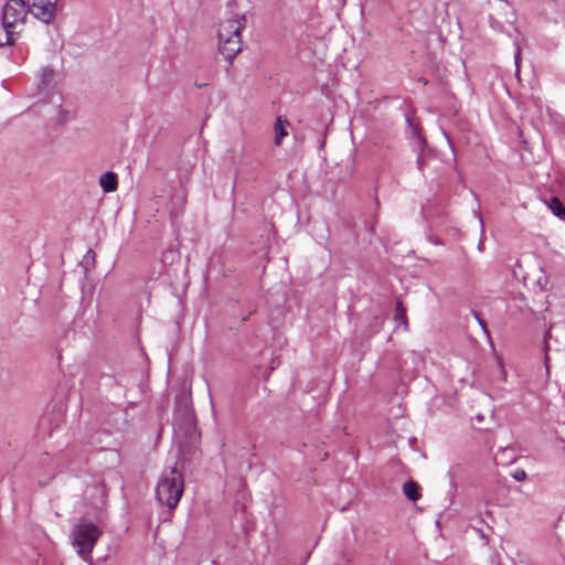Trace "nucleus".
Masks as SVG:
<instances>
[{"mask_svg":"<svg viewBox=\"0 0 565 565\" xmlns=\"http://www.w3.org/2000/svg\"><path fill=\"white\" fill-rule=\"evenodd\" d=\"M246 24L244 14H233L223 20L217 30L218 52L228 62L242 51L241 31Z\"/></svg>","mask_w":565,"mask_h":565,"instance_id":"1","label":"nucleus"},{"mask_svg":"<svg viewBox=\"0 0 565 565\" xmlns=\"http://www.w3.org/2000/svg\"><path fill=\"white\" fill-rule=\"evenodd\" d=\"M103 534V530L93 521L81 518L73 525L70 540L73 548L85 562L92 559V552Z\"/></svg>","mask_w":565,"mask_h":565,"instance_id":"2","label":"nucleus"},{"mask_svg":"<svg viewBox=\"0 0 565 565\" xmlns=\"http://www.w3.org/2000/svg\"><path fill=\"white\" fill-rule=\"evenodd\" d=\"M183 477L174 468L164 470L156 487V498L160 504L173 510L183 494Z\"/></svg>","mask_w":565,"mask_h":565,"instance_id":"3","label":"nucleus"},{"mask_svg":"<svg viewBox=\"0 0 565 565\" xmlns=\"http://www.w3.org/2000/svg\"><path fill=\"white\" fill-rule=\"evenodd\" d=\"M29 13L30 7L24 0H7L1 12V22L7 39L4 43H0V46L14 43L17 29L25 23Z\"/></svg>","mask_w":565,"mask_h":565,"instance_id":"4","label":"nucleus"},{"mask_svg":"<svg viewBox=\"0 0 565 565\" xmlns=\"http://www.w3.org/2000/svg\"><path fill=\"white\" fill-rule=\"evenodd\" d=\"M30 13L38 20L50 23L56 12L57 0H30Z\"/></svg>","mask_w":565,"mask_h":565,"instance_id":"5","label":"nucleus"},{"mask_svg":"<svg viewBox=\"0 0 565 565\" xmlns=\"http://www.w3.org/2000/svg\"><path fill=\"white\" fill-rule=\"evenodd\" d=\"M406 121L409 128L412 145L416 151L422 153L427 145L426 139L422 135L418 125L414 124L409 118H407Z\"/></svg>","mask_w":565,"mask_h":565,"instance_id":"6","label":"nucleus"},{"mask_svg":"<svg viewBox=\"0 0 565 565\" xmlns=\"http://www.w3.org/2000/svg\"><path fill=\"white\" fill-rule=\"evenodd\" d=\"M99 184L106 193L116 191L118 186L117 174L111 171L103 173L99 178Z\"/></svg>","mask_w":565,"mask_h":565,"instance_id":"7","label":"nucleus"},{"mask_svg":"<svg viewBox=\"0 0 565 565\" xmlns=\"http://www.w3.org/2000/svg\"><path fill=\"white\" fill-rule=\"evenodd\" d=\"M289 127V121L284 119L282 117H278L275 122V145L280 146L284 137L288 135L287 128Z\"/></svg>","mask_w":565,"mask_h":565,"instance_id":"8","label":"nucleus"},{"mask_svg":"<svg viewBox=\"0 0 565 565\" xmlns=\"http://www.w3.org/2000/svg\"><path fill=\"white\" fill-rule=\"evenodd\" d=\"M403 493L411 501H417L420 498L419 487L414 481H407L403 484Z\"/></svg>","mask_w":565,"mask_h":565,"instance_id":"9","label":"nucleus"},{"mask_svg":"<svg viewBox=\"0 0 565 565\" xmlns=\"http://www.w3.org/2000/svg\"><path fill=\"white\" fill-rule=\"evenodd\" d=\"M547 206L555 216L565 222V206L563 205L558 198H551V200L547 203Z\"/></svg>","mask_w":565,"mask_h":565,"instance_id":"10","label":"nucleus"},{"mask_svg":"<svg viewBox=\"0 0 565 565\" xmlns=\"http://www.w3.org/2000/svg\"><path fill=\"white\" fill-rule=\"evenodd\" d=\"M395 319L407 329L406 312L401 301H397L395 306Z\"/></svg>","mask_w":565,"mask_h":565,"instance_id":"11","label":"nucleus"},{"mask_svg":"<svg viewBox=\"0 0 565 565\" xmlns=\"http://www.w3.org/2000/svg\"><path fill=\"white\" fill-rule=\"evenodd\" d=\"M511 476L516 481H523L526 479V472L524 469L521 468L515 469Z\"/></svg>","mask_w":565,"mask_h":565,"instance_id":"12","label":"nucleus"},{"mask_svg":"<svg viewBox=\"0 0 565 565\" xmlns=\"http://www.w3.org/2000/svg\"><path fill=\"white\" fill-rule=\"evenodd\" d=\"M520 56H521V52H520V50L518 49V50H516V52H515V54H514V61H515L516 72L519 71Z\"/></svg>","mask_w":565,"mask_h":565,"instance_id":"13","label":"nucleus"},{"mask_svg":"<svg viewBox=\"0 0 565 565\" xmlns=\"http://www.w3.org/2000/svg\"><path fill=\"white\" fill-rule=\"evenodd\" d=\"M476 318H477V320L479 322V326L484 330V332H487L486 322L482 319H480L478 315H476Z\"/></svg>","mask_w":565,"mask_h":565,"instance_id":"14","label":"nucleus"},{"mask_svg":"<svg viewBox=\"0 0 565 565\" xmlns=\"http://www.w3.org/2000/svg\"><path fill=\"white\" fill-rule=\"evenodd\" d=\"M53 72L52 70L44 68L43 70V77L46 78L47 76H52Z\"/></svg>","mask_w":565,"mask_h":565,"instance_id":"15","label":"nucleus"},{"mask_svg":"<svg viewBox=\"0 0 565 565\" xmlns=\"http://www.w3.org/2000/svg\"><path fill=\"white\" fill-rule=\"evenodd\" d=\"M478 248L481 250V248H482V242H480V243H479Z\"/></svg>","mask_w":565,"mask_h":565,"instance_id":"16","label":"nucleus"},{"mask_svg":"<svg viewBox=\"0 0 565 565\" xmlns=\"http://www.w3.org/2000/svg\"><path fill=\"white\" fill-rule=\"evenodd\" d=\"M479 221H480V225H481V227H483V221H482V218H480Z\"/></svg>","mask_w":565,"mask_h":565,"instance_id":"17","label":"nucleus"}]
</instances>
